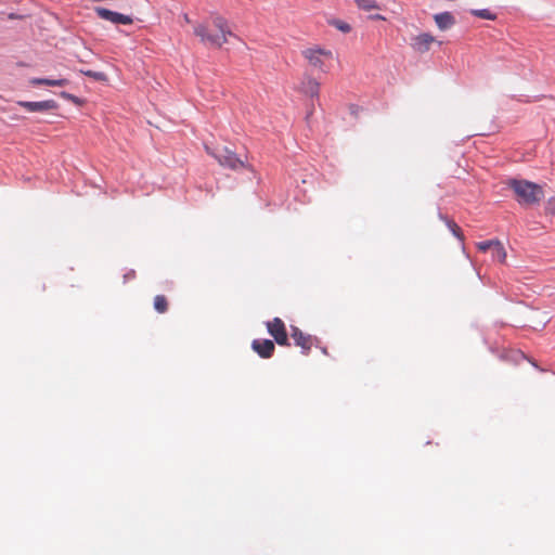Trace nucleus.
Wrapping results in <instances>:
<instances>
[{
    "label": "nucleus",
    "mask_w": 555,
    "mask_h": 555,
    "mask_svg": "<svg viewBox=\"0 0 555 555\" xmlns=\"http://www.w3.org/2000/svg\"><path fill=\"white\" fill-rule=\"evenodd\" d=\"M506 184L513 190L515 199L521 206L539 204L544 197L542 186L534 182L524 179H508Z\"/></svg>",
    "instance_id": "nucleus-1"
},
{
    "label": "nucleus",
    "mask_w": 555,
    "mask_h": 555,
    "mask_svg": "<svg viewBox=\"0 0 555 555\" xmlns=\"http://www.w3.org/2000/svg\"><path fill=\"white\" fill-rule=\"evenodd\" d=\"M302 55L308 60L309 64L315 68L321 70L324 69V62L322 61V56L327 59L332 57V52L330 50H325L323 48H309L302 51Z\"/></svg>",
    "instance_id": "nucleus-2"
},
{
    "label": "nucleus",
    "mask_w": 555,
    "mask_h": 555,
    "mask_svg": "<svg viewBox=\"0 0 555 555\" xmlns=\"http://www.w3.org/2000/svg\"><path fill=\"white\" fill-rule=\"evenodd\" d=\"M267 327L270 335L279 345H288L286 328L284 322L281 319L274 318L271 322H268Z\"/></svg>",
    "instance_id": "nucleus-3"
},
{
    "label": "nucleus",
    "mask_w": 555,
    "mask_h": 555,
    "mask_svg": "<svg viewBox=\"0 0 555 555\" xmlns=\"http://www.w3.org/2000/svg\"><path fill=\"white\" fill-rule=\"evenodd\" d=\"M477 247L481 251L491 249L493 258L498 259L499 262L504 263L506 260V251L503 244L499 240L483 241L477 244Z\"/></svg>",
    "instance_id": "nucleus-4"
},
{
    "label": "nucleus",
    "mask_w": 555,
    "mask_h": 555,
    "mask_svg": "<svg viewBox=\"0 0 555 555\" xmlns=\"http://www.w3.org/2000/svg\"><path fill=\"white\" fill-rule=\"evenodd\" d=\"M94 11L99 17H101L105 21H109L114 24L129 25V24H132V22H133L131 16L108 10L106 8L96 7L94 9Z\"/></svg>",
    "instance_id": "nucleus-5"
},
{
    "label": "nucleus",
    "mask_w": 555,
    "mask_h": 555,
    "mask_svg": "<svg viewBox=\"0 0 555 555\" xmlns=\"http://www.w3.org/2000/svg\"><path fill=\"white\" fill-rule=\"evenodd\" d=\"M218 163L223 167L236 169L238 167H245L244 160H242L236 153L230 149L223 146L218 154Z\"/></svg>",
    "instance_id": "nucleus-6"
},
{
    "label": "nucleus",
    "mask_w": 555,
    "mask_h": 555,
    "mask_svg": "<svg viewBox=\"0 0 555 555\" xmlns=\"http://www.w3.org/2000/svg\"><path fill=\"white\" fill-rule=\"evenodd\" d=\"M17 104L28 112L55 111L59 108V103L54 100H46L41 102L20 101Z\"/></svg>",
    "instance_id": "nucleus-7"
},
{
    "label": "nucleus",
    "mask_w": 555,
    "mask_h": 555,
    "mask_svg": "<svg viewBox=\"0 0 555 555\" xmlns=\"http://www.w3.org/2000/svg\"><path fill=\"white\" fill-rule=\"evenodd\" d=\"M291 336L295 345L300 347L305 354H307L313 346L314 338L311 335L305 334L297 327L292 328Z\"/></svg>",
    "instance_id": "nucleus-8"
},
{
    "label": "nucleus",
    "mask_w": 555,
    "mask_h": 555,
    "mask_svg": "<svg viewBox=\"0 0 555 555\" xmlns=\"http://www.w3.org/2000/svg\"><path fill=\"white\" fill-rule=\"evenodd\" d=\"M251 348L261 358L268 359L272 357L275 346L270 339H255L251 344Z\"/></svg>",
    "instance_id": "nucleus-9"
},
{
    "label": "nucleus",
    "mask_w": 555,
    "mask_h": 555,
    "mask_svg": "<svg viewBox=\"0 0 555 555\" xmlns=\"http://www.w3.org/2000/svg\"><path fill=\"white\" fill-rule=\"evenodd\" d=\"M194 35L199 37L202 42H209L210 44L216 46L218 48L222 46L220 37L217 35L209 34L206 25L198 24L197 26H195Z\"/></svg>",
    "instance_id": "nucleus-10"
},
{
    "label": "nucleus",
    "mask_w": 555,
    "mask_h": 555,
    "mask_svg": "<svg viewBox=\"0 0 555 555\" xmlns=\"http://www.w3.org/2000/svg\"><path fill=\"white\" fill-rule=\"evenodd\" d=\"M434 41H435L434 36H431L430 34L424 33V34H421V35L416 36L415 38H413V42L411 43V46L415 51H417L420 53H425V52L429 51L430 44Z\"/></svg>",
    "instance_id": "nucleus-11"
},
{
    "label": "nucleus",
    "mask_w": 555,
    "mask_h": 555,
    "mask_svg": "<svg viewBox=\"0 0 555 555\" xmlns=\"http://www.w3.org/2000/svg\"><path fill=\"white\" fill-rule=\"evenodd\" d=\"M300 91L311 98H319L320 83L314 78L307 77V79L301 82Z\"/></svg>",
    "instance_id": "nucleus-12"
},
{
    "label": "nucleus",
    "mask_w": 555,
    "mask_h": 555,
    "mask_svg": "<svg viewBox=\"0 0 555 555\" xmlns=\"http://www.w3.org/2000/svg\"><path fill=\"white\" fill-rule=\"evenodd\" d=\"M434 20L441 30L449 29L455 24V17L450 12L438 13L434 16Z\"/></svg>",
    "instance_id": "nucleus-13"
},
{
    "label": "nucleus",
    "mask_w": 555,
    "mask_h": 555,
    "mask_svg": "<svg viewBox=\"0 0 555 555\" xmlns=\"http://www.w3.org/2000/svg\"><path fill=\"white\" fill-rule=\"evenodd\" d=\"M212 24H214V26H215L216 28H218V29H219V31H220V33H221V35H222V40H221L222 44H223L224 42H227V40H228V39H227V36H233V37H235V35H234V34L229 29V27H228V21H227L224 17H222V16H220V15H216V16H214V17H212Z\"/></svg>",
    "instance_id": "nucleus-14"
},
{
    "label": "nucleus",
    "mask_w": 555,
    "mask_h": 555,
    "mask_svg": "<svg viewBox=\"0 0 555 555\" xmlns=\"http://www.w3.org/2000/svg\"><path fill=\"white\" fill-rule=\"evenodd\" d=\"M34 86L64 87L69 83L68 79L31 78L29 81Z\"/></svg>",
    "instance_id": "nucleus-15"
},
{
    "label": "nucleus",
    "mask_w": 555,
    "mask_h": 555,
    "mask_svg": "<svg viewBox=\"0 0 555 555\" xmlns=\"http://www.w3.org/2000/svg\"><path fill=\"white\" fill-rule=\"evenodd\" d=\"M441 220H443L447 227L450 229L452 234L457 237L461 242L464 241V233L462 229L455 223L454 220L450 219L448 216L439 214Z\"/></svg>",
    "instance_id": "nucleus-16"
},
{
    "label": "nucleus",
    "mask_w": 555,
    "mask_h": 555,
    "mask_svg": "<svg viewBox=\"0 0 555 555\" xmlns=\"http://www.w3.org/2000/svg\"><path fill=\"white\" fill-rule=\"evenodd\" d=\"M328 24L331 26H334L335 28H337L338 30H340L344 34H348L352 29L348 23H346L345 21H341L339 18L328 20Z\"/></svg>",
    "instance_id": "nucleus-17"
},
{
    "label": "nucleus",
    "mask_w": 555,
    "mask_h": 555,
    "mask_svg": "<svg viewBox=\"0 0 555 555\" xmlns=\"http://www.w3.org/2000/svg\"><path fill=\"white\" fill-rule=\"evenodd\" d=\"M78 72L89 78L96 80V81H107V79H108L106 74L103 72L83 70V69H79Z\"/></svg>",
    "instance_id": "nucleus-18"
},
{
    "label": "nucleus",
    "mask_w": 555,
    "mask_h": 555,
    "mask_svg": "<svg viewBox=\"0 0 555 555\" xmlns=\"http://www.w3.org/2000/svg\"><path fill=\"white\" fill-rule=\"evenodd\" d=\"M358 8L364 11H370L373 9H380L378 3L375 0H354Z\"/></svg>",
    "instance_id": "nucleus-19"
},
{
    "label": "nucleus",
    "mask_w": 555,
    "mask_h": 555,
    "mask_svg": "<svg viewBox=\"0 0 555 555\" xmlns=\"http://www.w3.org/2000/svg\"><path fill=\"white\" fill-rule=\"evenodd\" d=\"M154 308L158 312H165L168 308L167 298L164 295H157L154 299Z\"/></svg>",
    "instance_id": "nucleus-20"
},
{
    "label": "nucleus",
    "mask_w": 555,
    "mask_h": 555,
    "mask_svg": "<svg viewBox=\"0 0 555 555\" xmlns=\"http://www.w3.org/2000/svg\"><path fill=\"white\" fill-rule=\"evenodd\" d=\"M470 13L474 16H477V17H480V18H485V20L494 21L496 18V15L494 13L490 12L487 9L472 10Z\"/></svg>",
    "instance_id": "nucleus-21"
},
{
    "label": "nucleus",
    "mask_w": 555,
    "mask_h": 555,
    "mask_svg": "<svg viewBox=\"0 0 555 555\" xmlns=\"http://www.w3.org/2000/svg\"><path fill=\"white\" fill-rule=\"evenodd\" d=\"M60 96L67 100V101H70L73 102L75 105L77 106H82L85 103H86V100L83 99H80L69 92H66V91H62L60 92Z\"/></svg>",
    "instance_id": "nucleus-22"
},
{
    "label": "nucleus",
    "mask_w": 555,
    "mask_h": 555,
    "mask_svg": "<svg viewBox=\"0 0 555 555\" xmlns=\"http://www.w3.org/2000/svg\"><path fill=\"white\" fill-rule=\"evenodd\" d=\"M544 209L546 215H555V196L546 202Z\"/></svg>",
    "instance_id": "nucleus-23"
},
{
    "label": "nucleus",
    "mask_w": 555,
    "mask_h": 555,
    "mask_svg": "<svg viewBox=\"0 0 555 555\" xmlns=\"http://www.w3.org/2000/svg\"><path fill=\"white\" fill-rule=\"evenodd\" d=\"M205 150H206L207 154H209L210 156H212L214 158H216L218 160V154L220 153L221 149H211L210 146L205 144Z\"/></svg>",
    "instance_id": "nucleus-24"
},
{
    "label": "nucleus",
    "mask_w": 555,
    "mask_h": 555,
    "mask_svg": "<svg viewBox=\"0 0 555 555\" xmlns=\"http://www.w3.org/2000/svg\"><path fill=\"white\" fill-rule=\"evenodd\" d=\"M361 111V107L357 104H350L349 105V112L350 114L354 117V118H358L359 117V113Z\"/></svg>",
    "instance_id": "nucleus-25"
},
{
    "label": "nucleus",
    "mask_w": 555,
    "mask_h": 555,
    "mask_svg": "<svg viewBox=\"0 0 555 555\" xmlns=\"http://www.w3.org/2000/svg\"><path fill=\"white\" fill-rule=\"evenodd\" d=\"M135 278V271L134 270H129L125 275H124V280L125 282H127L128 280L130 279H134Z\"/></svg>",
    "instance_id": "nucleus-26"
},
{
    "label": "nucleus",
    "mask_w": 555,
    "mask_h": 555,
    "mask_svg": "<svg viewBox=\"0 0 555 555\" xmlns=\"http://www.w3.org/2000/svg\"><path fill=\"white\" fill-rule=\"evenodd\" d=\"M370 18L374 20V21H385V17L383 15H380V14L370 15Z\"/></svg>",
    "instance_id": "nucleus-27"
},
{
    "label": "nucleus",
    "mask_w": 555,
    "mask_h": 555,
    "mask_svg": "<svg viewBox=\"0 0 555 555\" xmlns=\"http://www.w3.org/2000/svg\"><path fill=\"white\" fill-rule=\"evenodd\" d=\"M184 21H185L186 23H191V20H190V17H189V15H188V14H184Z\"/></svg>",
    "instance_id": "nucleus-28"
},
{
    "label": "nucleus",
    "mask_w": 555,
    "mask_h": 555,
    "mask_svg": "<svg viewBox=\"0 0 555 555\" xmlns=\"http://www.w3.org/2000/svg\"><path fill=\"white\" fill-rule=\"evenodd\" d=\"M81 69H83V70H88L86 66H82V68H81Z\"/></svg>",
    "instance_id": "nucleus-29"
},
{
    "label": "nucleus",
    "mask_w": 555,
    "mask_h": 555,
    "mask_svg": "<svg viewBox=\"0 0 555 555\" xmlns=\"http://www.w3.org/2000/svg\"><path fill=\"white\" fill-rule=\"evenodd\" d=\"M81 69H83V70H88L86 66H82V68H81Z\"/></svg>",
    "instance_id": "nucleus-30"
}]
</instances>
